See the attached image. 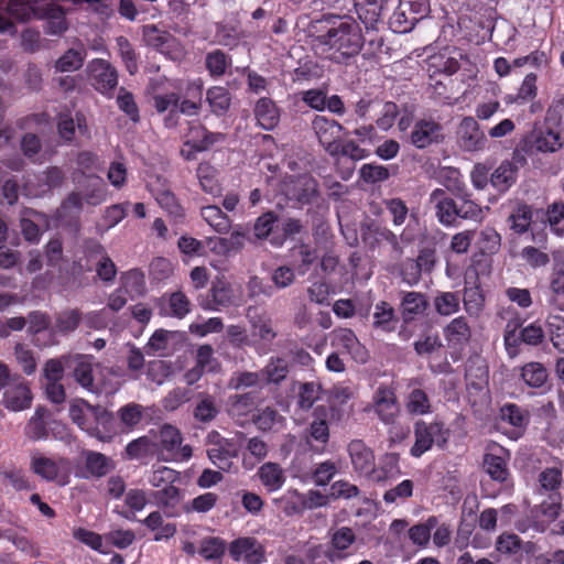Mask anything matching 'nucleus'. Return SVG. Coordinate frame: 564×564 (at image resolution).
Listing matches in <instances>:
<instances>
[{"label":"nucleus","mask_w":564,"mask_h":564,"mask_svg":"<svg viewBox=\"0 0 564 564\" xmlns=\"http://www.w3.org/2000/svg\"><path fill=\"white\" fill-rule=\"evenodd\" d=\"M329 26L316 41L338 54L337 62H345L359 54L364 35L359 24L348 17H324Z\"/></svg>","instance_id":"obj_1"},{"label":"nucleus","mask_w":564,"mask_h":564,"mask_svg":"<svg viewBox=\"0 0 564 564\" xmlns=\"http://www.w3.org/2000/svg\"><path fill=\"white\" fill-rule=\"evenodd\" d=\"M459 203L451 197L443 188H435L429 196V205L434 210L435 217L444 227H457L459 219L481 223L484 209L471 199V195L464 192Z\"/></svg>","instance_id":"obj_2"},{"label":"nucleus","mask_w":564,"mask_h":564,"mask_svg":"<svg viewBox=\"0 0 564 564\" xmlns=\"http://www.w3.org/2000/svg\"><path fill=\"white\" fill-rule=\"evenodd\" d=\"M42 0H0V32L14 34L17 28L12 20L29 22L37 18V8Z\"/></svg>","instance_id":"obj_3"},{"label":"nucleus","mask_w":564,"mask_h":564,"mask_svg":"<svg viewBox=\"0 0 564 564\" xmlns=\"http://www.w3.org/2000/svg\"><path fill=\"white\" fill-rule=\"evenodd\" d=\"M451 432L440 421L425 422L419 420L414 424L415 442L410 449L413 457H421L430 451L434 444L443 448L449 438Z\"/></svg>","instance_id":"obj_4"},{"label":"nucleus","mask_w":564,"mask_h":564,"mask_svg":"<svg viewBox=\"0 0 564 564\" xmlns=\"http://www.w3.org/2000/svg\"><path fill=\"white\" fill-rule=\"evenodd\" d=\"M150 434L158 436L162 451L166 453V459L187 460L192 457L193 451L189 445L182 446V434L180 430L171 424H163L158 433L154 430Z\"/></svg>","instance_id":"obj_5"},{"label":"nucleus","mask_w":564,"mask_h":564,"mask_svg":"<svg viewBox=\"0 0 564 564\" xmlns=\"http://www.w3.org/2000/svg\"><path fill=\"white\" fill-rule=\"evenodd\" d=\"M208 458L220 470L228 471L232 466V458L238 456L236 444L228 438L220 436L218 432H210L207 435Z\"/></svg>","instance_id":"obj_6"},{"label":"nucleus","mask_w":564,"mask_h":564,"mask_svg":"<svg viewBox=\"0 0 564 564\" xmlns=\"http://www.w3.org/2000/svg\"><path fill=\"white\" fill-rule=\"evenodd\" d=\"M90 84L104 94L111 95L118 85V73L115 66L102 58H95L87 65Z\"/></svg>","instance_id":"obj_7"},{"label":"nucleus","mask_w":564,"mask_h":564,"mask_svg":"<svg viewBox=\"0 0 564 564\" xmlns=\"http://www.w3.org/2000/svg\"><path fill=\"white\" fill-rule=\"evenodd\" d=\"M520 147L528 154L554 153L563 148V141L561 134L552 129L533 130Z\"/></svg>","instance_id":"obj_8"},{"label":"nucleus","mask_w":564,"mask_h":564,"mask_svg":"<svg viewBox=\"0 0 564 564\" xmlns=\"http://www.w3.org/2000/svg\"><path fill=\"white\" fill-rule=\"evenodd\" d=\"M444 129L432 118L415 121L410 133V142L416 149H426L444 141Z\"/></svg>","instance_id":"obj_9"},{"label":"nucleus","mask_w":564,"mask_h":564,"mask_svg":"<svg viewBox=\"0 0 564 564\" xmlns=\"http://www.w3.org/2000/svg\"><path fill=\"white\" fill-rule=\"evenodd\" d=\"M311 126L319 144L330 155L337 149L336 145L345 128L336 120L318 115L314 117Z\"/></svg>","instance_id":"obj_10"},{"label":"nucleus","mask_w":564,"mask_h":564,"mask_svg":"<svg viewBox=\"0 0 564 564\" xmlns=\"http://www.w3.org/2000/svg\"><path fill=\"white\" fill-rule=\"evenodd\" d=\"M457 142L467 152H477L486 148L487 138L474 117H465L457 128Z\"/></svg>","instance_id":"obj_11"},{"label":"nucleus","mask_w":564,"mask_h":564,"mask_svg":"<svg viewBox=\"0 0 564 564\" xmlns=\"http://www.w3.org/2000/svg\"><path fill=\"white\" fill-rule=\"evenodd\" d=\"M246 318L253 337L265 344H271L278 337L273 319L264 310L250 305L246 308Z\"/></svg>","instance_id":"obj_12"},{"label":"nucleus","mask_w":564,"mask_h":564,"mask_svg":"<svg viewBox=\"0 0 564 564\" xmlns=\"http://www.w3.org/2000/svg\"><path fill=\"white\" fill-rule=\"evenodd\" d=\"M229 554L234 561L243 558L247 564H261L265 560L264 547L250 536L234 540L229 545Z\"/></svg>","instance_id":"obj_13"},{"label":"nucleus","mask_w":564,"mask_h":564,"mask_svg":"<svg viewBox=\"0 0 564 564\" xmlns=\"http://www.w3.org/2000/svg\"><path fill=\"white\" fill-rule=\"evenodd\" d=\"M235 302L231 284L223 278H217L213 281L207 296L199 301V305L207 311H218L234 305Z\"/></svg>","instance_id":"obj_14"},{"label":"nucleus","mask_w":564,"mask_h":564,"mask_svg":"<svg viewBox=\"0 0 564 564\" xmlns=\"http://www.w3.org/2000/svg\"><path fill=\"white\" fill-rule=\"evenodd\" d=\"M347 451L354 470L359 476L371 477L373 479L376 462L372 449L368 447L364 441L352 440L348 444Z\"/></svg>","instance_id":"obj_15"},{"label":"nucleus","mask_w":564,"mask_h":564,"mask_svg":"<svg viewBox=\"0 0 564 564\" xmlns=\"http://www.w3.org/2000/svg\"><path fill=\"white\" fill-rule=\"evenodd\" d=\"M64 180L65 173L61 167L50 166L35 176V183L31 180L26 181L25 187L30 191V194L41 196L59 187Z\"/></svg>","instance_id":"obj_16"},{"label":"nucleus","mask_w":564,"mask_h":564,"mask_svg":"<svg viewBox=\"0 0 564 564\" xmlns=\"http://www.w3.org/2000/svg\"><path fill=\"white\" fill-rule=\"evenodd\" d=\"M67 464L65 458L53 459L39 452L31 454L30 469L47 481H54L63 466Z\"/></svg>","instance_id":"obj_17"},{"label":"nucleus","mask_w":564,"mask_h":564,"mask_svg":"<svg viewBox=\"0 0 564 564\" xmlns=\"http://www.w3.org/2000/svg\"><path fill=\"white\" fill-rule=\"evenodd\" d=\"M224 140L225 134L220 132H210L203 124L195 123L189 127L185 144L189 145L195 152H203Z\"/></svg>","instance_id":"obj_18"},{"label":"nucleus","mask_w":564,"mask_h":564,"mask_svg":"<svg viewBox=\"0 0 564 564\" xmlns=\"http://www.w3.org/2000/svg\"><path fill=\"white\" fill-rule=\"evenodd\" d=\"M151 186L159 205L164 208L175 221L182 220L184 218V209L171 189L165 186V181L158 177L156 182Z\"/></svg>","instance_id":"obj_19"},{"label":"nucleus","mask_w":564,"mask_h":564,"mask_svg":"<svg viewBox=\"0 0 564 564\" xmlns=\"http://www.w3.org/2000/svg\"><path fill=\"white\" fill-rule=\"evenodd\" d=\"M154 499L159 507H161L164 511V514L169 518H176L183 511V506L181 505L182 495L178 487L173 485H166L163 489L154 492Z\"/></svg>","instance_id":"obj_20"},{"label":"nucleus","mask_w":564,"mask_h":564,"mask_svg":"<svg viewBox=\"0 0 564 564\" xmlns=\"http://www.w3.org/2000/svg\"><path fill=\"white\" fill-rule=\"evenodd\" d=\"M375 411L384 424L394 423L400 406L393 390H379L375 397Z\"/></svg>","instance_id":"obj_21"},{"label":"nucleus","mask_w":564,"mask_h":564,"mask_svg":"<svg viewBox=\"0 0 564 564\" xmlns=\"http://www.w3.org/2000/svg\"><path fill=\"white\" fill-rule=\"evenodd\" d=\"M70 368H73L75 381L82 388H90L94 384V369L97 366L94 364V357L91 355L75 354L70 355Z\"/></svg>","instance_id":"obj_22"},{"label":"nucleus","mask_w":564,"mask_h":564,"mask_svg":"<svg viewBox=\"0 0 564 564\" xmlns=\"http://www.w3.org/2000/svg\"><path fill=\"white\" fill-rule=\"evenodd\" d=\"M254 116L264 130L274 129L280 121V111L275 102L267 97L260 98L254 106Z\"/></svg>","instance_id":"obj_23"},{"label":"nucleus","mask_w":564,"mask_h":564,"mask_svg":"<svg viewBox=\"0 0 564 564\" xmlns=\"http://www.w3.org/2000/svg\"><path fill=\"white\" fill-rule=\"evenodd\" d=\"M356 542V534L349 527H340L329 532L330 553L338 556V561L347 557L346 551Z\"/></svg>","instance_id":"obj_24"},{"label":"nucleus","mask_w":564,"mask_h":564,"mask_svg":"<svg viewBox=\"0 0 564 564\" xmlns=\"http://www.w3.org/2000/svg\"><path fill=\"white\" fill-rule=\"evenodd\" d=\"M518 166L511 161H502L491 173L490 184L499 193H506L517 181Z\"/></svg>","instance_id":"obj_25"},{"label":"nucleus","mask_w":564,"mask_h":564,"mask_svg":"<svg viewBox=\"0 0 564 564\" xmlns=\"http://www.w3.org/2000/svg\"><path fill=\"white\" fill-rule=\"evenodd\" d=\"M72 367L70 354L62 355L58 358H51L45 361L42 375L52 388H64L57 383L63 379L65 368Z\"/></svg>","instance_id":"obj_26"},{"label":"nucleus","mask_w":564,"mask_h":564,"mask_svg":"<svg viewBox=\"0 0 564 564\" xmlns=\"http://www.w3.org/2000/svg\"><path fill=\"white\" fill-rule=\"evenodd\" d=\"M429 306L426 296L420 292H404L401 299V314L404 322H409L414 316L423 314Z\"/></svg>","instance_id":"obj_27"},{"label":"nucleus","mask_w":564,"mask_h":564,"mask_svg":"<svg viewBox=\"0 0 564 564\" xmlns=\"http://www.w3.org/2000/svg\"><path fill=\"white\" fill-rule=\"evenodd\" d=\"M43 217V214L31 208H25L21 212L20 228L23 238L26 241L31 243H37L40 241L41 230L39 228V223Z\"/></svg>","instance_id":"obj_28"},{"label":"nucleus","mask_w":564,"mask_h":564,"mask_svg":"<svg viewBox=\"0 0 564 564\" xmlns=\"http://www.w3.org/2000/svg\"><path fill=\"white\" fill-rule=\"evenodd\" d=\"M361 238L364 241L373 245L384 240L394 249H399L398 236L387 227L380 226L375 221L361 226Z\"/></svg>","instance_id":"obj_29"},{"label":"nucleus","mask_w":564,"mask_h":564,"mask_svg":"<svg viewBox=\"0 0 564 564\" xmlns=\"http://www.w3.org/2000/svg\"><path fill=\"white\" fill-rule=\"evenodd\" d=\"M246 241L253 242L250 237V227L248 225H237L234 227L232 232L228 238H220L218 240L220 250L228 252H238L243 247Z\"/></svg>","instance_id":"obj_30"},{"label":"nucleus","mask_w":564,"mask_h":564,"mask_svg":"<svg viewBox=\"0 0 564 564\" xmlns=\"http://www.w3.org/2000/svg\"><path fill=\"white\" fill-rule=\"evenodd\" d=\"M261 484L269 490L275 491L280 489L284 481L285 476L282 467L276 463H265L258 471Z\"/></svg>","instance_id":"obj_31"},{"label":"nucleus","mask_w":564,"mask_h":564,"mask_svg":"<svg viewBox=\"0 0 564 564\" xmlns=\"http://www.w3.org/2000/svg\"><path fill=\"white\" fill-rule=\"evenodd\" d=\"M259 372L262 383L280 384L288 377L289 365L282 358H271Z\"/></svg>","instance_id":"obj_32"},{"label":"nucleus","mask_w":564,"mask_h":564,"mask_svg":"<svg viewBox=\"0 0 564 564\" xmlns=\"http://www.w3.org/2000/svg\"><path fill=\"white\" fill-rule=\"evenodd\" d=\"M551 296L549 303L558 311H564V267L554 265L550 276Z\"/></svg>","instance_id":"obj_33"},{"label":"nucleus","mask_w":564,"mask_h":564,"mask_svg":"<svg viewBox=\"0 0 564 564\" xmlns=\"http://www.w3.org/2000/svg\"><path fill=\"white\" fill-rule=\"evenodd\" d=\"M444 335L449 344L463 345L469 340L471 336V329L466 318L464 316H459L454 318L444 328Z\"/></svg>","instance_id":"obj_34"},{"label":"nucleus","mask_w":564,"mask_h":564,"mask_svg":"<svg viewBox=\"0 0 564 564\" xmlns=\"http://www.w3.org/2000/svg\"><path fill=\"white\" fill-rule=\"evenodd\" d=\"M437 524V517L431 516L424 522L414 524L409 529V539L414 545L425 547L430 543L432 530H434Z\"/></svg>","instance_id":"obj_35"},{"label":"nucleus","mask_w":564,"mask_h":564,"mask_svg":"<svg viewBox=\"0 0 564 564\" xmlns=\"http://www.w3.org/2000/svg\"><path fill=\"white\" fill-rule=\"evenodd\" d=\"M279 221L278 215L269 210L267 213H263L260 215L256 220L250 229L251 234L250 237H252V241H263L270 237V235L273 231L274 226Z\"/></svg>","instance_id":"obj_36"},{"label":"nucleus","mask_w":564,"mask_h":564,"mask_svg":"<svg viewBox=\"0 0 564 564\" xmlns=\"http://www.w3.org/2000/svg\"><path fill=\"white\" fill-rule=\"evenodd\" d=\"M178 337H181V335L176 332L158 329L150 337L147 348L153 352H158L160 356H165L169 351L173 350L172 344Z\"/></svg>","instance_id":"obj_37"},{"label":"nucleus","mask_w":564,"mask_h":564,"mask_svg":"<svg viewBox=\"0 0 564 564\" xmlns=\"http://www.w3.org/2000/svg\"><path fill=\"white\" fill-rule=\"evenodd\" d=\"M281 235H274L270 239L272 246L280 248L284 245L288 238H294L306 231L304 223L299 218L284 217L281 220Z\"/></svg>","instance_id":"obj_38"},{"label":"nucleus","mask_w":564,"mask_h":564,"mask_svg":"<svg viewBox=\"0 0 564 564\" xmlns=\"http://www.w3.org/2000/svg\"><path fill=\"white\" fill-rule=\"evenodd\" d=\"M200 215L218 234H226L231 227L229 217L216 205L203 207Z\"/></svg>","instance_id":"obj_39"},{"label":"nucleus","mask_w":564,"mask_h":564,"mask_svg":"<svg viewBox=\"0 0 564 564\" xmlns=\"http://www.w3.org/2000/svg\"><path fill=\"white\" fill-rule=\"evenodd\" d=\"M121 291L130 295H143L145 292V278L141 270L131 269L120 276Z\"/></svg>","instance_id":"obj_40"},{"label":"nucleus","mask_w":564,"mask_h":564,"mask_svg":"<svg viewBox=\"0 0 564 564\" xmlns=\"http://www.w3.org/2000/svg\"><path fill=\"white\" fill-rule=\"evenodd\" d=\"M86 55V48L83 46L69 48L55 62V68L63 73L75 72L83 66Z\"/></svg>","instance_id":"obj_41"},{"label":"nucleus","mask_w":564,"mask_h":564,"mask_svg":"<svg viewBox=\"0 0 564 564\" xmlns=\"http://www.w3.org/2000/svg\"><path fill=\"white\" fill-rule=\"evenodd\" d=\"M32 400L31 390H3L1 401L11 411H22L30 408Z\"/></svg>","instance_id":"obj_42"},{"label":"nucleus","mask_w":564,"mask_h":564,"mask_svg":"<svg viewBox=\"0 0 564 564\" xmlns=\"http://www.w3.org/2000/svg\"><path fill=\"white\" fill-rule=\"evenodd\" d=\"M394 308L386 301L376 304L373 312V326L384 332L394 329Z\"/></svg>","instance_id":"obj_43"},{"label":"nucleus","mask_w":564,"mask_h":564,"mask_svg":"<svg viewBox=\"0 0 564 564\" xmlns=\"http://www.w3.org/2000/svg\"><path fill=\"white\" fill-rule=\"evenodd\" d=\"M206 99L212 111L217 116H223L230 107V94L225 87L215 86L207 90Z\"/></svg>","instance_id":"obj_44"},{"label":"nucleus","mask_w":564,"mask_h":564,"mask_svg":"<svg viewBox=\"0 0 564 564\" xmlns=\"http://www.w3.org/2000/svg\"><path fill=\"white\" fill-rule=\"evenodd\" d=\"M484 468L495 481L502 482L507 480L509 476L506 459L492 453H488L484 456Z\"/></svg>","instance_id":"obj_45"},{"label":"nucleus","mask_w":564,"mask_h":564,"mask_svg":"<svg viewBox=\"0 0 564 564\" xmlns=\"http://www.w3.org/2000/svg\"><path fill=\"white\" fill-rule=\"evenodd\" d=\"M460 65L455 56L434 55L429 59L430 77L433 79L434 75L440 73L451 76L459 69Z\"/></svg>","instance_id":"obj_46"},{"label":"nucleus","mask_w":564,"mask_h":564,"mask_svg":"<svg viewBox=\"0 0 564 564\" xmlns=\"http://www.w3.org/2000/svg\"><path fill=\"white\" fill-rule=\"evenodd\" d=\"M460 296L458 292H438L434 297L435 311L442 316H449L459 311Z\"/></svg>","instance_id":"obj_47"},{"label":"nucleus","mask_w":564,"mask_h":564,"mask_svg":"<svg viewBox=\"0 0 564 564\" xmlns=\"http://www.w3.org/2000/svg\"><path fill=\"white\" fill-rule=\"evenodd\" d=\"M293 197L302 205L313 203L318 197L317 182L311 177H302L296 186Z\"/></svg>","instance_id":"obj_48"},{"label":"nucleus","mask_w":564,"mask_h":564,"mask_svg":"<svg viewBox=\"0 0 564 564\" xmlns=\"http://www.w3.org/2000/svg\"><path fill=\"white\" fill-rule=\"evenodd\" d=\"M521 377L530 388H542L547 379V370L540 362H529L523 366Z\"/></svg>","instance_id":"obj_49"},{"label":"nucleus","mask_w":564,"mask_h":564,"mask_svg":"<svg viewBox=\"0 0 564 564\" xmlns=\"http://www.w3.org/2000/svg\"><path fill=\"white\" fill-rule=\"evenodd\" d=\"M464 308L469 316H479L485 305V297L478 286L465 288Z\"/></svg>","instance_id":"obj_50"},{"label":"nucleus","mask_w":564,"mask_h":564,"mask_svg":"<svg viewBox=\"0 0 564 564\" xmlns=\"http://www.w3.org/2000/svg\"><path fill=\"white\" fill-rule=\"evenodd\" d=\"M95 249L100 254L96 263L97 276L105 283H110L116 278L117 267L113 261L104 252V248L100 245H96Z\"/></svg>","instance_id":"obj_51"},{"label":"nucleus","mask_w":564,"mask_h":564,"mask_svg":"<svg viewBox=\"0 0 564 564\" xmlns=\"http://www.w3.org/2000/svg\"><path fill=\"white\" fill-rule=\"evenodd\" d=\"M82 314L78 310H66L56 315L55 328L58 333L69 334L80 324Z\"/></svg>","instance_id":"obj_52"},{"label":"nucleus","mask_w":564,"mask_h":564,"mask_svg":"<svg viewBox=\"0 0 564 564\" xmlns=\"http://www.w3.org/2000/svg\"><path fill=\"white\" fill-rule=\"evenodd\" d=\"M546 326L553 347L564 354V317L560 315H549Z\"/></svg>","instance_id":"obj_53"},{"label":"nucleus","mask_w":564,"mask_h":564,"mask_svg":"<svg viewBox=\"0 0 564 564\" xmlns=\"http://www.w3.org/2000/svg\"><path fill=\"white\" fill-rule=\"evenodd\" d=\"M305 558L308 564H336L338 556L330 553L327 544H316L308 547L305 552Z\"/></svg>","instance_id":"obj_54"},{"label":"nucleus","mask_w":564,"mask_h":564,"mask_svg":"<svg viewBox=\"0 0 564 564\" xmlns=\"http://www.w3.org/2000/svg\"><path fill=\"white\" fill-rule=\"evenodd\" d=\"M532 220V209L528 205H520L509 217L510 228L521 235L524 234Z\"/></svg>","instance_id":"obj_55"},{"label":"nucleus","mask_w":564,"mask_h":564,"mask_svg":"<svg viewBox=\"0 0 564 564\" xmlns=\"http://www.w3.org/2000/svg\"><path fill=\"white\" fill-rule=\"evenodd\" d=\"M535 83L536 75L533 73L527 74L517 95L509 97L510 102L522 105L534 99L538 91Z\"/></svg>","instance_id":"obj_56"},{"label":"nucleus","mask_w":564,"mask_h":564,"mask_svg":"<svg viewBox=\"0 0 564 564\" xmlns=\"http://www.w3.org/2000/svg\"><path fill=\"white\" fill-rule=\"evenodd\" d=\"M246 448L250 453V455L254 458V462H250L247 456H245L242 458V465L247 469L252 468L257 463H260L261 460H263L268 455L267 443L258 436L249 438L247 441Z\"/></svg>","instance_id":"obj_57"},{"label":"nucleus","mask_w":564,"mask_h":564,"mask_svg":"<svg viewBox=\"0 0 564 564\" xmlns=\"http://www.w3.org/2000/svg\"><path fill=\"white\" fill-rule=\"evenodd\" d=\"M88 184L85 189L84 199L89 205H99L106 199V186L98 176H89Z\"/></svg>","instance_id":"obj_58"},{"label":"nucleus","mask_w":564,"mask_h":564,"mask_svg":"<svg viewBox=\"0 0 564 564\" xmlns=\"http://www.w3.org/2000/svg\"><path fill=\"white\" fill-rule=\"evenodd\" d=\"M218 496L215 492H205L195 497L191 502L183 506L185 513L198 512L206 513L210 511L217 503Z\"/></svg>","instance_id":"obj_59"},{"label":"nucleus","mask_w":564,"mask_h":564,"mask_svg":"<svg viewBox=\"0 0 564 564\" xmlns=\"http://www.w3.org/2000/svg\"><path fill=\"white\" fill-rule=\"evenodd\" d=\"M336 150L330 153L332 158L346 156L352 161H360L369 155L366 149L360 148L354 140L339 141Z\"/></svg>","instance_id":"obj_60"},{"label":"nucleus","mask_w":564,"mask_h":564,"mask_svg":"<svg viewBox=\"0 0 564 564\" xmlns=\"http://www.w3.org/2000/svg\"><path fill=\"white\" fill-rule=\"evenodd\" d=\"M379 1L380 0H358L356 2V12L358 18L367 28L372 25L380 14L381 6L379 4Z\"/></svg>","instance_id":"obj_61"},{"label":"nucleus","mask_w":564,"mask_h":564,"mask_svg":"<svg viewBox=\"0 0 564 564\" xmlns=\"http://www.w3.org/2000/svg\"><path fill=\"white\" fill-rule=\"evenodd\" d=\"M479 246L484 253H497L501 246L500 234L492 227H485L479 232Z\"/></svg>","instance_id":"obj_62"},{"label":"nucleus","mask_w":564,"mask_h":564,"mask_svg":"<svg viewBox=\"0 0 564 564\" xmlns=\"http://www.w3.org/2000/svg\"><path fill=\"white\" fill-rule=\"evenodd\" d=\"M226 551V543L220 538H207L200 543L199 554L206 560H218Z\"/></svg>","instance_id":"obj_63"},{"label":"nucleus","mask_w":564,"mask_h":564,"mask_svg":"<svg viewBox=\"0 0 564 564\" xmlns=\"http://www.w3.org/2000/svg\"><path fill=\"white\" fill-rule=\"evenodd\" d=\"M110 462L104 454L96 452L86 454V468L91 475L101 477L110 470Z\"/></svg>","instance_id":"obj_64"}]
</instances>
